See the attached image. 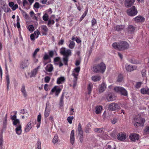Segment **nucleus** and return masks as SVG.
<instances>
[{
    "mask_svg": "<svg viewBox=\"0 0 149 149\" xmlns=\"http://www.w3.org/2000/svg\"><path fill=\"white\" fill-rule=\"evenodd\" d=\"M38 71H37L36 69H34L33 71L31 72V77H35Z\"/></svg>",
    "mask_w": 149,
    "mask_h": 149,
    "instance_id": "34",
    "label": "nucleus"
},
{
    "mask_svg": "<svg viewBox=\"0 0 149 149\" xmlns=\"http://www.w3.org/2000/svg\"><path fill=\"white\" fill-rule=\"evenodd\" d=\"M106 88V85L104 82H103L102 84H101L100 87L99 89V91L100 93H102L103 92Z\"/></svg>",
    "mask_w": 149,
    "mask_h": 149,
    "instance_id": "21",
    "label": "nucleus"
},
{
    "mask_svg": "<svg viewBox=\"0 0 149 149\" xmlns=\"http://www.w3.org/2000/svg\"><path fill=\"white\" fill-rule=\"evenodd\" d=\"M41 29L42 31V34L43 35H47L48 29L45 25L42 26L41 27Z\"/></svg>",
    "mask_w": 149,
    "mask_h": 149,
    "instance_id": "18",
    "label": "nucleus"
},
{
    "mask_svg": "<svg viewBox=\"0 0 149 149\" xmlns=\"http://www.w3.org/2000/svg\"><path fill=\"white\" fill-rule=\"evenodd\" d=\"M144 133L147 134L149 133V126H146L144 130Z\"/></svg>",
    "mask_w": 149,
    "mask_h": 149,
    "instance_id": "42",
    "label": "nucleus"
},
{
    "mask_svg": "<svg viewBox=\"0 0 149 149\" xmlns=\"http://www.w3.org/2000/svg\"><path fill=\"white\" fill-rule=\"evenodd\" d=\"M91 78L93 81L96 82L99 81L101 79V77L99 76H93Z\"/></svg>",
    "mask_w": 149,
    "mask_h": 149,
    "instance_id": "27",
    "label": "nucleus"
},
{
    "mask_svg": "<svg viewBox=\"0 0 149 149\" xmlns=\"http://www.w3.org/2000/svg\"><path fill=\"white\" fill-rule=\"evenodd\" d=\"M60 60V58L59 57H56L54 59V61L55 62H57Z\"/></svg>",
    "mask_w": 149,
    "mask_h": 149,
    "instance_id": "64",
    "label": "nucleus"
},
{
    "mask_svg": "<svg viewBox=\"0 0 149 149\" xmlns=\"http://www.w3.org/2000/svg\"><path fill=\"white\" fill-rule=\"evenodd\" d=\"M87 13V11H85L84 12V13L81 16V17H80V19H79L80 22L84 18L86 15Z\"/></svg>",
    "mask_w": 149,
    "mask_h": 149,
    "instance_id": "44",
    "label": "nucleus"
},
{
    "mask_svg": "<svg viewBox=\"0 0 149 149\" xmlns=\"http://www.w3.org/2000/svg\"><path fill=\"white\" fill-rule=\"evenodd\" d=\"M64 98V94L63 93L61 96L60 100V104L61 106H62L63 104V100Z\"/></svg>",
    "mask_w": 149,
    "mask_h": 149,
    "instance_id": "35",
    "label": "nucleus"
},
{
    "mask_svg": "<svg viewBox=\"0 0 149 149\" xmlns=\"http://www.w3.org/2000/svg\"><path fill=\"white\" fill-rule=\"evenodd\" d=\"M136 27L132 25H130L128 26L127 28V32L130 34H132L134 32Z\"/></svg>",
    "mask_w": 149,
    "mask_h": 149,
    "instance_id": "13",
    "label": "nucleus"
},
{
    "mask_svg": "<svg viewBox=\"0 0 149 149\" xmlns=\"http://www.w3.org/2000/svg\"><path fill=\"white\" fill-rule=\"evenodd\" d=\"M32 123L33 121H30L28 123L25 129V132H28L32 128Z\"/></svg>",
    "mask_w": 149,
    "mask_h": 149,
    "instance_id": "19",
    "label": "nucleus"
},
{
    "mask_svg": "<svg viewBox=\"0 0 149 149\" xmlns=\"http://www.w3.org/2000/svg\"><path fill=\"white\" fill-rule=\"evenodd\" d=\"M49 56L51 57H52L54 55V52L52 51H50L49 52Z\"/></svg>",
    "mask_w": 149,
    "mask_h": 149,
    "instance_id": "62",
    "label": "nucleus"
},
{
    "mask_svg": "<svg viewBox=\"0 0 149 149\" xmlns=\"http://www.w3.org/2000/svg\"><path fill=\"white\" fill-rule=\"evenodd\" d=\"M64 42V39H61V40L58 42V44L59 45H62L63 44Z\"/></svg>",
    "mask_w": 149,
    "mask_h": 149,
    "instance_id": "57",
    "label": "nucleus"
},
{
    "mask_svg": "<svg viewBox=\"0 0 149 149\" xmlns=\"http://www.w3.org/2000/svg\"><path fill=\"white\" fill-rule=\"evenodd\" d=\"M102 109L101 106H97L95 107V113L97 114H100Z\"/></svg>",
    "mask_w": 149,
    "mask_h": 149,
    "instance_id": "25",
    "label": "nucleus"
},
{
    "mask_svg": "<svg viewBox=\"0 0 149 149\" xmlns=\"http://www.w3.org/2000/svg\"><path fill=\"white\" fill-rule=\"evenodd\" d=\"M13 124L14 125H16V127L19 126V125H21L20 124L19 120L17 119L14 120Z\"/></svg>",
    "mask_w": 149,
    "mask_h": 149,
    "instance_id": "31",
    "label": "nucleus"
},
{
    "mask_svg": "<svg viewBox=\"0 0 149 149\" xmlns=\"http://www.w3.org/2000/svg\"><path fill=\"white\" fill-rule=\"evenodd\" d=\"M28 29L29 31L31 32H33L34 30V27L32 25H29L28 27Z\"/></svg>",
    "mask_w": 149,
    "mask_h": 149,
    "instance_id": "38",
    "label": "nucleus"
},
{
    "mask_svg": "<svg viewBox=\"0 0 149 149\" xmlns=\"http://www.w3.org/2000/svg\"><path fill=\"white\" fill-rule=\"evenodd\" d=\"M41 118V115L40 113L38 116L37 121L38 123L40 122Z\"/></svg>",
    "mask_w": 149,
    "mask_h": 149,
    "instance_id": "58",
    "label": "nucleus"
},
{
    "mask_svg": "<svg viewBox=\"0 0 149 149\" xmlns=\"http://www.w3.org/2000/svg\"><path fill=\"white\" fill-rule=\"evenodd\" d=\"M80 70V67H77L75 68L72 71V75L74 77V78L73 80V88H74L76 86L77 80V77L79 75V72Z\"/></svg>",
    "mask_w": 149,
    "mask_h": 149,
    "instance_id": "4",
    "label": "nucleus"
},
{
    "mask_svg": "<svg viewBox=\"0 0 149 149\" xmlns=\"http://www.w3.org/2000/svg\"><path fill=\"white\" fill-rule=\"evenodd\" d=\"M92 26H93L97 23L96 20L94 18H93L91 21Z\"/></svg>",
    "mask_w": 149,
    "mask_h": 149,
    "instance_id": "52",
    "label": "nucleus"
},
{
    "mask_svg": "<svg viewBox=\"0 0 149 149\" xmlns=\"http://www.w3.org/2000/svg\"><path fill=\"white\" fill-rule=\"evenodd\" d=\"M49 58V56L47 54H45L44 57H43V59L44 60H47Z\"/></svg>",
    "mask_w": 149,
    "mask_h": 149,
    "instance_id": "53",
    "label": "nucleus"
},
{
    "mask_svg": "<svg viewBox=\"0 0 149 149\" xmlns=\"http://www.w3.org/2000/svg\"><path fill=\"white\" fill-rule=\"evenodd\" d=\"M54 23V21L53 20H49L48 21L47 24L49 26H51V25L52 24H53Z\"/></svg>",
    "mask_w": 149,
    "mask_h": 149,
    "instance_id": "50",
    "label": "nucleus"
},
{
    "mask_svg": "<svg viewBox=\"0 0 149 149\" xmlns=\"http://www.w3.org/2000/svg\"><path fill=\"white\" fill-rule=\"evenodd\" d=\"M106 66L103 63H101L99 64L93 66L92 70L95 73H103L105 71Z\"/></svg>",
    "mask_w": 149,
    "mask_h": 149,
    "instance_id": "2",
    "label": "nucleus"
},
{
    "mask_svg": "<svg viewBox=\"0 0 149 149\" xmlns=\"http://www.w3.org/2000/svg\"><path fill=\"white\" fill-rule=\"evenodd\" d=\"M74 130H72L71 133L70 134V140H74Z\"/></svg>",
    "mask_w": 149,
    "mask_h": 149,
    "instance_id": "39",
    "label": "nucleus"
},
{
    "mask_svg": "<svg viewBox=\"0 0 149 149\" xmlns=\"http://www.w3.org/2000/svg\"><path fill=\"white\" fill-rule=\"evenodd\" d=\"M125 28L124 25H117L114 28V29L117 31H122Z\"/></svg>",
    "mask_w": 149,
    "mask_h": 149,
    "instance_id": "23",
    "label": "nucleus"
},
{
    "mask_svg": "<svg viewBox=\"0 0 149 149\" xmlns=\"http://www.w3.org/2000/svg\"><path fill=\"white\" fill-rule=\"evenodd\" d=\"M20 113L23 114H25V117H27L28 116V114L27 112H26L25 110L24 109H22L20 111Z\"/></svg>",
    "mask_w": 149,
    "mask_h": 149,
    "instance_id": "41",
    "label": "nucleus"
},
{
    "mask_svg": "<svg viewBox=\"0 0 149 149\" xmlns=\"http://www.w3.org/2000/svg\"><path fill=\"white\" fill-rule=\"evenodd\" d=\"M60 53L63 56V61L65 65H68V57L71 55V50L69 49H66L65 48L62 47L60 49Z\"/></svg>",
    "mask_w": 149,
    "mask_h": 149,
    "instance_id": "3",
    "label": "nucleus"
},
{
    "mask_svg": "<svg viewBox=\"0 0 149 149\" xmlns=\"http://www.w3.org/2000/svg\"><path fill=\"white\" fill-rule=\"evenodd\" d=\"M134 21L136 23L142 22H144L145 18L143 16H138L134 18Z\"/></svg>",
    "mask_w": 149,
    "mask_h": 149,
    "instance_id": "12",
    "label": "nucleus"
},
{
    "mask_svg": "<svg viewBox=\"0 0 149 149\" xmlns=\"http://www.w3.org/2000/svg\"><path fill=\"white\" fill-rule=\"evenodd\" d=\"M28 59H25L21 61L20 63V67L22 69H24L27 67L29 64Z\"/></svg>",
    "mask_w": 149,
    "mask_h": 149,
    "instance_id": "9",
    "label": "nucleus"
},
{
    "mask_svg": "<svg viewBox=\"0 0 149 149\" xmlns=\"http://www.w3.org/2000/svg\"><path fill=\"white\" fill-rule=\"evenodd\" d=\"M92 86L90 84H89L88 86V94H90L91 92L92 91Z\"/></svg>",
    "mask_w": 149,
    "mask_h": 149,
    "instance_id": "40",
    "label": "nucleus"
},
{
    "mask_svg": "<svg viewBox=\"0 0 149 149\" xmlns=\"http://www.w3.org/2000/svg\"><path fill=\"white\" fill-rule=\"evenodd\" d=\"M114 90L116 92H120L121 95L124 96H126L127 95V91L122 87H116L114 88Z\"/></svg>",
    "mask_w": 149,
    "mask_h": 149,
    "instance_id": "7",
    "label": "nucleus"
},
{
    "mask_svg": "<svg viewBox=\"0 0 149 149\" xmlns=\"http://www.w3.org/2000/svg\"><path fill=\"white\" fill-rule=\"evenodd\" d=\"M37 147L38 149H41V143L40 141L38 140L36 143Z\"/></svg>",
    "mask_w": 149,
    "mask_h": 149,
    "instance_id": "46",
    "label": "nucleus"
},
{
    "mask_svg": "<svg viewBox=\"0 0 149 149\" xmlns=\"http://www.w3.org/2000/svg\"><path fill=\"white\" fill-rule=\"evenodd\" d=\"M123 79V74H120L118 76L117 81L118 82H120L122 81Z\"/></svg>",
    "mask_w": 149,
    "mask_h": 149,
    "instance_id": "30",
    "label": "nucleus"
},
{
    "mask_svg": "<svg viewBox=\"0 0 149 149\" xmlns=\"http://www.w3.org/2000/svg\"><path fill=\"white\" fill-rule=\"evenodd\" d=\"M137 66L136 65L132 66L128 64H126L125 66V68L128 72H131L136 70Z\"/></svg>",
    "mask_w": 149,
    "mask_h": 149,
    "instance_id": "10",
    "label": "nucleus"
},
{
    "mask_svg": "<svg viewBox=\"0 0 149 149\" xmlns=\"http://www.w3.org/2000/svg\"><path fill=\"white\" fill-rule=\"evenodd\" d=\"M129 61L132 63L134 64H137L139 63V61L134 58H132L130 59L129 60Z\"/></svg>",
    "mask_w": 149,
    "mask_h": 149,
    "instance_id": "29",
    "label": "nucleus"
},
{
    "mask_svg": "<svg viewBox=\"0 0 149 149\" xmlns=\"http://www.w3.org/2000/svg\"><path fill=\"white\" fill-rule=\"evenodd\" d=\"M50 109L49 108H47L46 106L44 112V116L45 118H46L49 115L50 113Z\"/></svg>",
    "mask_w": 149,
    "mask_h": 149,
    "instance_id": "24",
    "label": "nucleus"
},
{
    "mask_svg": "<svg viewBox=\"0 0 149 149\" xmlns=\"http://www.w3.org/2000/svg\"><path fill=\"white\" fill-rule=\"evenodd\" d=\"M146 70L145 69H143L142 70V74L143 77H146Z\"/></svg>",
    "mask_w": 149,
    "mask_h": 149,
    "instance_id": "55",
    "label": "nucleus"
},
{
    "mask_svg": "<svg viewBox=\"0 0 149 149\" xmlns=\"http://www.w3.org/2000/svg\"><path fill=\"white\" fill-rule=\"evenodd\" d=\"M134 2L135 0H125V5L126 7L129 8L133 5Z\"/></svg>",
    "mask_w": 149,
    "mask_h": 149,
    "instance_id": "15",
    "label": "nucleus"
},
{
    "mask_svg": "<svg viewBox=\"0 0 149 149\" xmlns=\"http://www.w3.org/2000/svg\"><path fill=\"white\" fill-rule=\"evenodd\" d=\"M18 8V5L17 4H16L15 5H14L13 6V7H12L11 8L14 11L16 9H17Z\"/></svg>",
    "mask_w": 149,
    "mask_h": 149,
    "instance_id": "59",
    "label": "nucleus"
},
{
    "mask_svg": "<svg viewBox=\"0 0 149 149\" xmlns=\"http://www.w3.org/2000/svg\"><path fill=\"white\" fill-rule=\"evenodd\" d=\"M108 109L110 111H114L120 109V107L117 103H112L109 104Z\"/></svg>",
    "mask_w": 149,
    "mask_h": 149,
    "instance_id": "8",
    "label": "nucleus"
},
{
    "mask_svg": "<svg viewBox=\"0 0 149 149\" xmlns=\"http://www.w3.org/2000/svg\"><path fill=\"white\" fill-rule=\"evenodd\" d=\"M34 7L36 8H38L40 6L38 2H36L34 5Z\"/></svg>",
    "mask_w": 149,
    "mask_h": 149,
    "instance_id": "54",
    "label": "nucleus"
},
{
    "mask_svg": "<svg viewBox=\"0 0 149 149\" xmlns=\"http://www.w3.org/2000/svg\"><path fill=\"white\" fill-rule=\"evenodd\" d=\"M40 50V49L39 48H38L36 49L34 52H33V57L35 58H36V55L37 54V52H39Z\"/></svg>",
    "mask_w": 149,
    "mask_h": 149,
    "instance_id": "36",
    "label": "nucleus"
},
{
    "mask_svg": "<svg viewBox=\"0 0 149 149\" xmlns=\"http://www.w3.org/2000/svg\"><path fill=\"white\" fill-rule=\"evenodd\" d=\"M70 44L69 45V47L71 49H73L75 45V43L74 42L70 40Z\"/></svg>",
    "mask_w": 149,
    "mask_h": 149,
    "instance_id": "32",
    "label": "nucleus"
},
{
    "mask_svg": "<svg viewBox=\"0 0 149 149\" xmlns=\"http://www.w3.org/2000/svg\"><path fill=\"white\" fill-rule=\"evenodd\" d=\"M139 135L136 133L131 134L129 136V139L130 140H139Z\"/></svg>",
    "mask_w": 149,
    "mask_h": 149,
    "instance_id": "16",
    "label": "nucleus"
},
{
    "mask_svg": "<svg viewBox=\"0 0 149 149\" xmlns=\"http://www.w3.org/2000/svg\"><path fill=\"white\" fill-rule=\"evenodd\" d=\"M133 122L135 123L134 126L138 127L141 125H143L145 122V120L144 119L141 118L140 115H138L134 118Z\"/></svg>",
    "mask_w": 149,
    "mask_h": 149,
    "instance_id": "5",
    "label": "nucleus"
},
{
    "mask_svg": "<svg viewBox=\"0 0 149 149\" xmlns=\"http://www.w3.org/2000/svg\"><path fill=\"white\" fill-rule=\"evenodd\" d=\"M8 5L9 6L12 8L14 5V3L13 2H10L9 3Z\"/></svg>",
    "mask_w": 149,
    "mask_h": 149,
    "instance_id": "63",
    "label": "nucleus"
},
{
    "mask_svg": "<svg viewBox=\"0 0 149 149\" xmlns=\"http://www.w3.org/2000/svg\"><path fill=\"white\" fill-rule=\"evenodd\" d=\"M112 46L115 49L119 50H123L128 49L129 47V45L127 42L122 41L118 43L116 42L113 43Z\"/></svg>",
    "mask_w": 149,
    "mask_h": 149,
    "instance_id": "1",
    "label": "nucleus"
},
{
    "mask_svg": "<svg viewBox=\"0 0 149 149\" xmlns=\"http://www.w3.org/2000/svg\"><path fill=\"white\" fill-rule=\"evenodd\" d=\"M81 125L80 123H79L78 125V136L80 139H82L83 138V132L82 129Z\"/></svg>",
    "mask_w": 149,
    "mask_h": 149,
    "instance_id": "11",
    "label": "nucleus"
},
{
    "mask_svg": "<svg viewBox=\"0 0 149 149\" xmlns=\"http://www.w3.org/2000/svg\"><path fill=\"white\" fill-rule=\"evenodd\" d=\"M7 115L6 114L5 117V120L3 122V126L4 128H6L7 125Z\"/></svg>",
    "mask_w": 149,
    "mask_h": 149,
    "instance_id": "47",
    "label": "nucleus"
},
{
    "mask_svg": "<svg viewBox=\"0 0 149 149\" xmlns=\"http://www.w3.org/2000/svg\"><path fill=\"white\" fill-rule=\"evenodd\" d=\"M45 70L48 72H51L53 70V65L51 64L47 65L45 68Z\"/></svg>",
    "mask_w": 149,
    "mask_h": 149,
    "instance_id": "22",
    "label": "nucleus"
},
{
    "mask_svg": "<svg viewBox=\"0 0 149 149\" xmlns=\"http://www.w3.org/2000/svg\"><path fill=\"white\" fill-rule=\"evenodd\" d=\"M21 91L23 95L25 97H26L27 96V94L25 89L24 85L23 84L22 87L21 89Z\"/></svg>",
    "mask_w": 149,
    "mask_h": 149,
    "instance_id": "20",
    "label": "nucleus"
},
{
    "mask_svg": "<svg viewBox=\"0 0 149 149\" xmlns=\"http://www.w3.org/2000/svg\"><path fill=\"white\" fill-rule=\"evenodd\" d=\"M6 79L7 82V89L8 90L9 88V86L10 84V80L8 74L6 75Z\"/></svg>",
    "mask_w": 149,
    "mask_h": 149,
    "instance_id": "37",
    "label": "nucleus"
},
{
    "mask_svg": "<svg viewBox=\"0 0 149 149\" xmlns=\"http://www.w3.org/2000/svg\"><path fill=\"white\" fill-rule=\"evenodd\" d=\"M42 19L45 21L48 20L49 17L47 15L45 14V15H43L42 17Z\"/></svg>",
    "mask_w": 149,
    "mask_h": 149,
    "instance_id": "48",
    "label": "nucleus"
},
{
    "mask_svg": "<svg viewBox=\"0 0 149 149\" xmlns=\"http://www.w3.org/2000/svg\"><path fill=\"white\" fill-rule=\"evenodd\" d=\"M107 99L109 101H113L114 100L111 94L109 95L107 97Z\"/></svg>",
    "mask_w": 149,
    "mask_h": 149,
    "instance_id": "33",
    "label": "nucleus"
},
{
    "mask_svg": "<svg viewBox=\"0 0 149 149\" xmlns=\"http://www.w3.org/2000/svg\"><path fill=\"white\" fill-rule=\"evenodd\" d=\"M40 34V32L37 29L36 30V31H35L34 33L33 34H34V35H36L37 34V36L36 37L37 38L38 37V36L39 35V34Z\"/></svg>",
    "mask_w": 149,
    "mask_h": 149,
    "instance_id": "61",
    "label": "nucleus"
},
{
    "mask_svg": "<svg viewBox=\"0 0 149 149\" xmlns=\"http://www.w3.org/2000/svg\"><path fill=\"white\" fill-rule=\"evenodd\" d=\"M4 11L5 12L8 13L10 12L11 10L7 6V7L4 8Z\"/></svg>",
    "mask_w": 149,
    "mask_h": 149,
    "instance_id": "49",
    "label": "nucleus"
},
{
    "mask_svg": "<svg viewBox=\"0 0 149 149\" xmlns=\"http://www.w3.org/2000/svg\"><path fill=\"white\" fill-rule=\"evenodd\" d=\"M126 138V134L124 132H121L118 134L117 139L118 140H125Z\"/></svg>",
    "mask_w": 149,
    "mask_h": 149,
    "instance_id": "14",
    "label": "nucleus"
},
{
    "mask_svg": "<svg viewBox=\"0 0 149 149\" xmlns=\"http://www.w3.org/2000/svg\"><path fill=\"white\" fill-rule=\"evenodd\" d=\"M15 131L16 133L18 135H20L22 133L21 125H19V126L16 127Z\"/></svg>",
    "mask_w": 149,
    "mask_h": 149,
    "instance_id": "26",
    "label": "nucleus"
},
{
    "mask_svg": "<svg viewBox=\"0 0 149 149\" xmlns=\"http://www.w3.org/2000/svg\"><path fill=\"white\" fill-rule=\"evenodd\" d=\"M61 91V89L60 88H57L56 86H55L52 89L50 94H52V93L56 92L55 95L58 96Z\"/></svg>",
    "mask_w": 149,
    "mask_h": 149,
    "instance_id": "17",
    "label": "nucleus"
},
{
    "mask_svg": "<svg viewBox=\"0 0 149 149\" xmlns=\"http://www.w3.org/2000/svg\"><path fill=\"white\" fill-rule=\"evenodd\" d=\"M73 116H69L67 118V120L68 122L70 124L72 123V120L73 119Z\"/></svg>",
    "mask_w": 149,
    "mask_h": 149,
    "instance_id": "43",
    "label": "nucleus"
},
{
    "mask_svg": "<svg viewBox=\"0 0 149 149\" xmlns=\"http://www.w3.org/2000/svg\"><path fill=\"white\" fill-rule=\"evenodd\" d=\"M106 149H115V144L113 143L112 146L110 145H108L107 148Z\"/></svg>",
    "mask_w": 149,
    "mask_h": 149,
    "instance_id": "45",
    "label": "nucleus"
},
{
    "mask_svg": "<svg viewBox=\"0 0 149 149\" xmlns=\"http://www.w3.org/2000/svg\"><path fill=\"white\" fill-rule=\"evenodd\" d=\"M52 143L54 144H59L60 143V140H52Z\"/></svg>",
    "mask_w": 149,
    "mask_h": 149,
    "instance_id": "60",
    "label": "nucleus"
},
{
    "mask_svg": "<svg viewBox=\"0 0 149 149\" xmlns=\"http://www.w3.org/2000/svg\"><path fill=\"white\" fill-rule=\"evenodd\" d=\"M65 80L64 77H61L58 78L57 83L58 84L62 83Z\"/></svg>",
    "mask_w": 149,
    "mask_h": 149,
    "instance_id": "28",
    "label": "nucleus"
},
{
    "mask_svg": "<svg viewBox=\"0 0 149 149\" xmlns=\"http://www.w3.org/2000/svg\"><path fill=\"white\" fill-rule=\"evenodd\" d=\"M147 89L143 88L141 89V93L143 94H146Z\"/></svg>",
    "mask_w": 149,
    "mask_h": 149,
    "instance_id": "56",
    "label": "nucleus"
},
{
    "mask_svg": "<svg viewBox=\"0 0 149 149\" xmlns=\"http://www.w3.org/2000/svg\"><path fill=\"white\" fill-rule=\"evenodd\" d=\"M128 15L131 16H134L137 13V10L135 6H133L131 8L128 9L127 11Z\"/></svg>",
    "mask_w": 149,
    "mask_h": 149,
    "instance_id": "6",
    "label": "nucleus"
},
{
    "mask_svg": "<svg viewBox=\"0 0 149 149\" xmlns=\"http://www.w3.org/2000/svg\"><path fill=\"white\" fill-rule=\"evenodd\" d=\"M50 78L49 76H46L45 78V81L46 83H48L50 81Z\"/></svg>",
    "mask_w": 149,
    "mask_h": 149,
    "instance_id": "51",
    "label": "nucleus"
}]
</instances>
